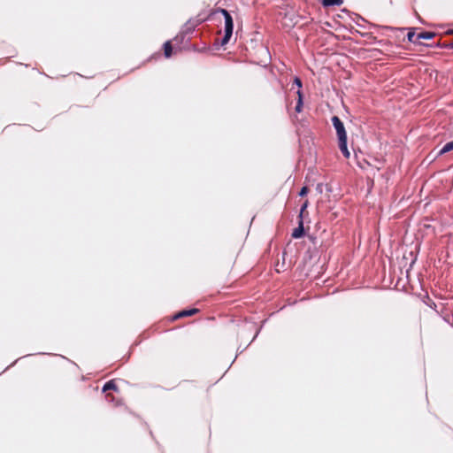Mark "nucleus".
<instances>
[{
    "mask_svg": "<svg viewBox=\"0 0 453 453\" xmlns=\"http://www.w3.org/2000/svg\"><path fill=\"white\" fill-rule=\"evenodd\" d=\"M308 237L310 239V241L313 243V244H316L317 243V237L312 235V234H308Z\"/></svg>",
    "mask_w": 453,
    "mask_h": 453,
    "instance_id": "obj_16",
    "label": "nucleus"
},
{
    "mask_svg": "<svg viewBox=\"0 0 453 453\" xmlns=\"http://www.w3.org/2000/svg\"><path fill=\"white\" fill-rule=\"evenodd\" d=\"M321 186H322L321 184H319V185L317 186V188H318V190H319V192H322Z\"/></svg>",
    "mask_w": 453,
    "mask_h": 453,
    "instance_id": "obj_17",
    "label": "nucleus"
},
{
    "mask_svg": "<svg viewBox=\"0 0 453 453\" xmlns=\"http://www.w3.org/2000/svg\"><path fill=\"white\" fill-rule=\"evenodd\" d=\"M108 390H114V391H117L118 390V387L117 385L115 384L114 380H109L107 381L104 387H103V392H106Z\"/></svg>",
    "mask_w": 453,
    "mask_h": 453,
    "instance_id": "obj_9",
    "label": "nucleus"
},
{
    "mask_svg": "<svg viewBox=\"0 0 453 453\" xmlns=\"http://www.w3.org/2000/svg\"><path fill=\"white\" fill-rule=\"evenodd\" d=\"M332 123L336 130L338 140L347 138V133L344 125L342 121L340 119V118L337 116H334L332 118Z\"/></svg>",
    "mask_w": 453,
    "mask_h": 453,
    "instance_id": "obj_2",
    "label": "nucleus"
},
{
    "mask_svg": "<svg viewBox=\"0 0 453 453\" xmlns=\"http://www.w3.org/2000/svg\"><path fill=\"white\" fill-rule=\"evenodd\" d=\"M307 229L308 228H294V231L292 233V237L295 239H298V238L305 236L307 234H306Z\"/></svg>",
    "mask_w": 453,
    "mask_h": 453,
    "instance_id": "obj_7",
    "label": "nucleus"
},
{
    "mask_svg": "<svg viewBox=\"0 0 453 453\" xmlns=\"http://www.w3.org/2000/svg\"><path fill=\"white\" fill-rule=\"evenodd\" d=\"M434 36H435V33H434V32H429V31L420 32L417 35L418 43L421 44L422 43L421 40H431Z\"/></svg>",
    "mask_w": 453,
    "mask_h": 453,
    "instance_id": "obj_5",
    "label": "nucleus"
},
{
    "mask_svg": "<svg viewBox=\"0 0 453 453\" xmlns=\"http://www.w3.org/2000/svg\"><path fill=\"white\" fill-rule=\"evenodd\" d=\"M453 150V141L447 142L440 150L439 154L442 155Z\"/></svg>",
    "mask_w": 453,
    "mask_h": 453,
    "instance_id": "obj_13",
    "label": "nucleus"
},
{
    "mask_svg": "<svg viewBox=\"0 0 453 453\" xmlns=\"http://www.w3.org/2000/svg\"><path fill=\"white\" fill-rule=\"evenodd\" d=\"M257 334H258V331H257V333H256V334L254 335V337H253V339H252V341H251V342H253V341L255 340V338H257Z\"/></svg>",
    "mask_w": 453,
    "mask_h": 453,
    "instance_id": "obj_18",
    "label": "nucleus"
},
{
    "mask_svg": "<svg viewBox=\"0 0 453 453\" xmlns=\"http://www.w3.org/2000/svg\"><path fill=\"white\" fill-rule=\"evenodd\" d=\"M309 192V188L304 186L301 188L300 192H299V196H304L305 195H307Z\"/></svg>",
    "mask_w": 453,
    "mask_h": 453,
    "instance_id": "obj_14",
    "label": "nucleus"
},
{
    "mask_svg": "<svg viewBox=\"0 0 453 453\" xmlns=\"http://www.w3.org/2000/svg\"><path fill=\"white\" fill-rule=\"evenodd\" d=\"M308 204H309V201L305 200L301 206L300 213H299L298 226H303L304 218L308 215V211H306Z\"/></svg>",
    "mask_w": 453,
    "mask_h": 453,
    "instance_id": "obj_3",
    "label": "nucleus"
},
{
    "mask_svg": "<svg viewBox=\"0 0 453 453\" xmlns=\"http://www.w3.org/2000/svg\"><path fill=\"white\" fill-rule=\"evenodd\" d=\"M342 3L343 0H321V4L326 7L334 5L340 6Z\"/></svg>",
    "mask_w": 453,
    "mask_h": 453,
    "instance_id": "obj_10",
    "label": "nucleus"
},
{
    "mask_svg": "<svg viewBox=\"0 0 453 453\" xmlns=\"http://www.w3.org/2000/svg\"><path fill=\"white\" fill-rule=\"evenodd\" d=\"M294 85L297 86L298 90H300V88H302V81H301V80L298 77H296L294 79Z\"/></svg>",
    "mask_w": 453,
    "mask_h": 453,
    "instance_id": "obj_15",
    "label": "nucleus"
},
{
    "mask_svg": "<svg viewBox=\"0 0 453 453\" xmlns=\"http://www.w3.org/2000/svg\"><path fill=\"white\" fill-rule=\"evenodd\" d=\"M198 311L199 310L196 309V308H192V309H188V310H182L180 312L176 313L173 316V319L175 320V319H178L180 318L192 316V315L197 313Z\"/></svg>",
    "mask_w": 453,
    "mask_h": 453,
    "instance_id": "obj_4",
    "label": "nucleus"
},
{
    "mask_svg": "<svg viewBox=\"0 0 453 453\" xmlns=\"http://www.w3.org/2000/svg\"><path fill=\"white\" fill-rule=\"evenodd\" d=\"M219 12L223 14V16L225 18V35L222 38L221 42H220V44L222 46H224L226 43H228V42L233 35L234 21H233L232 16L226 10L220 9Z\"/></svg>",
    "mask_w": 453,
    "mask_h": 453,
    "instance_id": "obj_1",
    "label": "nucleus"
},
{
    "mask_svg": "<svg viewBox=\"0 0 453 453\" xmlns=\"http://www.w3.org/2000/svg\"><path fill=\"white\" fill-rule=\"evenodd\" d=\"M173 47L170 41H167L164 43V54L165 58H170L172 56Z\"/></svg>",
    "mask_w": 453,
    "mask_h": 453,
    "instance_id": "obj_11",
    "label": "nucleus"
},
{
    "mask_svg": "<svg viewBox=\"0 0 453 453\" xmlns=\"http://www.w3.org/2000/svg\"><path fill=\"white\" fill-rule=\"evenodd\" d=\"M408 41L413 43H418L417 35L414 28H411L407 34Z\"/></svg>",
    "mask_w": 453,
    "mask_h": 453,
    "instance_id": "obj_12",
    "label": "nucleus"
},
{
    "mask_svg": "<svg viewBox=\"0 0 453 453\" xmlns=\"http://www.w3.org/2000/svg\"><path fill=\"white\" fill-rule=\"evenodd\" d=\"M296 94L298 96V99H297V103H296L295 110H296V112H301L302 110H303V93H302L301 90H297Z\"/></svg>",
    "mask_w": 453,
    "mask_h": 453,
    "instance_id": "obj_8",
    "label": "nucleus"
},
{
    "mask_svg": "<svg viewBox=\"0 0 453 453\" xmlns=\"http://www.w3.org/2000/svg\"><path fill=\"white\" fill-rule=\"evenodd\" d=\"M339 141V149L340 150L342 151V153L343 154V156L346 157V158H349V156H350V153L347 148V138H344V139H340L338 140Z\"/></svg>",
    "mask_w": 453,
    "mask_h": 453,
    "instance_id": "obj_6",
    "label": "nucleus"
}]
</instances>
